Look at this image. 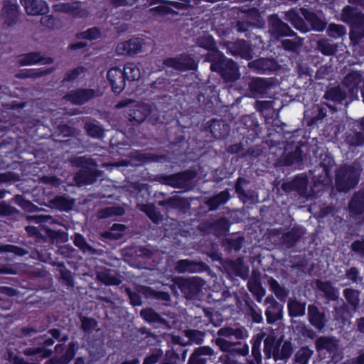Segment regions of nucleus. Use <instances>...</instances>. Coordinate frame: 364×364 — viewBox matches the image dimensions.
Wrapping results in <instances>:
<instances>
[{
  "instance_id": "obj_39",
  "label": "nucleus",
  "mask_w": 364,
  "mask_h": 364,
  "mask_svg": "<svg viewBox=\"0 0 364 364\" xmlns=\"http://www.w3.org/2000/svg\"><path fill=\"white\" fill-rule=\"evenodd\" d=\"M248 287L250 291L257 296V299L259 302L262 301L263 296L265 294L264 289L257 282H249Z\"/></svg>"
},
{
  "instance_id": "obj_6",
  "label": "nucleus",
  "mask_w": 364,
  "mask_h": 364,
  "mask_svg": "<svg viewBox=\"0 0 364 364\" xmlns=\"http://www.w3.org/2000/svg\"><path fill=\"white\" fill-rule=\"evenodd\" d=\"M144 42L141 38H132L119 43L116 52L119 55H134L141 51Z\"/></svg>"
},
{
  "instance_id": "obj_29",
  "label": "nucleus",
  "mask_w": 364,
  "mask_h": 364,
  "mask_svg": "<svg viewBox=\"0 0 364 364\" xmlns=\"http://www.w3.org/2000/svg\"><path fill=\"white\" fill-rule=\"evenodd\" d=\"M50 207L60 209L62 210H68L73 205V202L66 199L64 197H57L55 199L50 200Z\"/></svg>"
},
{
  "instance_id": "obj_24",
  "label": "nucleus",
  "mask_w": 364,
  "mask_h": 364,
  "mask_svg": "<svg viewBox=\"0 0 364 364\" xmlns=\"http://www.w3.org/2000/svg\"><path fill=\"white\" fill-rule=\"evenodd\" d=\"M75 181L77 186L91 184L94 181V175L91 171L82 169L75 176Z\"/></svg>"
},
{
  "instance_id": "obj_5",
  "label": "nucleus",
  "mask_w": 364,
  "mask_h": 364,
  "mask_svg": "<svg viewBox=\"0 0 364 364\" xmlns=\"http://www.w3.org/2000/svg\"><path fill=\"white\" fill-rule=\"evenodd\" d=\"M4 26L10 27L16 24L19 16L18 6L11 1H5L0 13Z\"/></svg>"
},
{
  "instance_id": "obj_15",
  "label": "nucleus",
  "mask_w": 364,
  "mask_h": 364,
  "mask_svg": "<svg viewBox=\"0 0 364 364\" xmlns=\"http://www.w3.org/2000/svg\"><path fill=\"white\" fill-rule=\"evenodd\" d=\"M228 47L232 55H240L246 59L251 58L249 46L245 41L229 43Z\"/></svg>"
},
{
  "instance_id": "obj_2",
  "label": "nucleus",
  "mask_w": 364,
  "mask_h": 364,
  "mask_svg": "<svg viewBox=\"0 0 364 364\" xmlns=\"http://www.w3.org/2000/svg\"><path fill=\"white\" fill-rule=\"evenodd\" d=\"M361 173L359 165L340 167L336 172V188L338 191L347 192L358 183Z\"/></svg>"
},
{
  "instance_id": "obj_8",
  "label": "nucleus",
  "mask_w": 364,
  "mask_h": 364,
  "mask_svg": "<svg viewBox=\"0 0 364 364\" xmlns=\"http://www.w3.org/2000/svg\"><path fill=\"white\" fill-rule=\"evenodd\" d=\"M264 303L267 306L265 314L268 323H274L282 318V306L273 296H267Z\"/></svg>"
},
{
  "instance_id": "obj_64",
  "label": "nucleus",
  "mask_w": 364,
  "mask_h": 364,
  "mask_svg": "<svg viewBox=\"0 0 364 364\" xmlns=\"http://www.w3.org/2000/svg\"><path fill=\"white\" fill-rule=\"evenodd\" d=\"M350 364H364V355L358 356L356 359L349 360Z\"/></svg>"
},
{
  "instance_id": "obj_11",
  "label": "nucleus",
  "mask_w": 364,
  "mask_h": 364,
  "mask_svg": "<svg viewBox=\"0 0 364 364\" xmlns=\"http://www.w3.org/2000/svg\"><path fill=\"white\" fill-rule=\"evenodd\" d=\"M198 45L209 50L207 59L209 61H215L218 57H221V53L215 49V43L210 36H203L197 40Z\"/></svg>"
},
{
  "instance_id": "obj_43",
  "label": "nucleus",
  "mask_w": 364,
  "mask_h": 364,
  "mask_svg": "<svg viewBox=\"0 0 364 364\" xmlns=\"http://www.w3.org/2000/svg\"><path fill=\"white\" fill-rule=\"evenodd\" d=\"M85 129L91 136L98 138L103 136V131L99 126L92 124H86Z\"/></svg>"
},
{
  "instance_id": "obj_14",
  "label": "nucleus",
  "mask_w": 364,
  "mask_h": 364,
  "mask_svg": "<svg viewBox=\"0 0 364 364\" xmlns=\"http://www.w3.org/2000/svg\"><path fill=\"white\" fill-rule=\"evenodd\" d=\"M308 315L310 323L319 330L324 328L326 325V316L324 314L320 313L318 308L314 305H309Z\"/></svg>"
},
{
  "instance_id": "obj_23",
  "label": "nucleus",
  "mask_w": 364,
  "mask_h": 364,
  "mask_svg": "<svg viewBox=\"0 0 364 364\" xmlns=\"http://www.w3.org/2000/svg\"><path fill=\"white\" fill-rule=\"evenodd\" d=\"M43 60V56L39 53L33 52L22 55L18 60V64L22 66L31 65Z\"/></svg>"
},
{
  "instance_id": "obj_38",
  "label": "nucleus",
  "mask_w": 364,
  "mask_h": 364,
  "mask_svg": "<svg viewBox=\"0 0 364 364\" xmlns=\"http://www.w3.org/2000/svg\"><path fill=\"white\" fill-rule=\"evenodd\" d=\"M344 296L347 301L353 306L356 307L359 304V293L352 289L344 290Z\"/></svg>"
},
{
  "instance_id": "obj_42",
  "label": "nucleus",
  "mask_w": 364,
  "mask_h": 364,
  "mask_svg": "<svg viewBox=\"0 0 364 364\" xmlns=\"http://www.w3.org/2000/svg\"><path fill=\"white\" fill-rule=\"evenodd\" d=\"M318 48L323 54L327 55H331L336 51V46L326 41L318 42Z\"/></svg>"
},
{
  "instance_id": "obj_56",
  "label": "nucleus",
  "mask_w": 364,
  "mask_h": 364,
  "mask_svg": "<svg viewBox=\"0 0 364 364\" xmlns=\"http://www.w3.org/2000/svg\"><path fill=\"white\" fill-rule=\"evenodd\" d=\"M0 293L9 296H14L17 295V291L9 287H0Z\"/></svg>"
},
{
  "instance_id": "obj_32",
  "label": "nucleus",
  "mask_w": 364,
  "mask_h": 364,
  "mask_svg": "<svg viewBox=\"0 0 364 364\" xmlns=\"http://www.w3.org/2000/svg\"><path fill=\"white\" fill-rule=\"evenodd\" d=\"M308 186V180L306 176H298L292 181V188L301 195L305 196Z\"/></svg>"
},
{
  "instance_id": "obj_50",
  "label": "nucleus",
  "mask_w": 364,
  "mask_h": 364,
  "mask_svg": "<svg viewBox=\"0 0 364 364\" xmlns=\"http://www.w3.org/2000/svg\"><path fill=\"white\" fill-rule=\"evenodd\" d=\"M82 72L83 69L81 68H75L67 73L64 80L70 81L75 80Z\"/></svg>"
},
{
  "instance_id": "obj_1",
  "label": "nucleus",
  "mask_w": 364,
  "mask_h": 364,
  "mask_svg": "<svg viewBox=\"0 0 364 364\" xmlns=\"http://www.w3.org/2000/svg\"><path fill=\"white\" fill-rule=\"evenodd\" d=\"M219 337L216 339V344L225 353L220 356L218 364H240L235 360L234 352L230 351L232 346L238 343L232 342V339H243L247 337V332L244 328H233L224 327L218 330Z\"/></svg>"
},
{
  "instance_id": "obj_46",
  "label": "nucleus",
  "mask_w": 364,
  "mask_h": 364,
  "mask_svg": "<svg viewBox=\"0 0 364 364\" xmlns=\"http://www.w3.org/2000/svg\"><path fill=\"white\" fill-rule=\"evenodd\" d=\"M19 181V176L12 172L0 173V183Z\"/></svg>"
},
{
  "instance_id": "obj_19",
  "label": "nucleus",
  "mask_w": 364,
  "mask_h": 364,
  "mask_svg": "<svg viewBox=\"0 0 364 364\" xmlns=\"http://www.w3.org/2000/svg\"><path fill=\"white\" fill-rule=\"evenodd\" d=\"M122 73L125 79L129 81L138 80L141 75L139 66L131 62L124 65Z\"/></svg>"
},
{
  "instance_id": "obj_13",
  "label": "nucleus",
  "mask_w": 364,
  "mask_h": 364,
  "mask_svg": "<svg viewBox=\"0 0 364 364\" xmlns=\"http://www.w3.org/2000/svg\"><path fill=\"white\" fill-rule=\"evenodd\" d=\"M361 80V73L356 71L348 74L344 78L343 84L348 89L351 98L358 97V85Z\"/></svg>"
},
{
  "instance_id": "obj_48",
  "label": "nucleus",
  "mask_w": 364,
  "mask_h": 364,
  "mask_svg": "<svg viewBox=\"0 0 364 364\" xmlns=\"http://www.w3.org/2000/svg\"><path fill=\"white\" fill-rule=\"evenodd\" d=\"M97 326V322L93 318H83L82 319V328L85 331H90L93 330Z\"/></svg>"
},
{
  "instance_id": "obj_54",
  "label": "nucleus",
  "mask_w": 364,
  "mask_h": 364,
  "mask_svg": "<svg viewBox=\"0 0 364 364\" xmlns=\"http://www.w3.org/2000/svg\"><path fill=\"white\" fill-rule=\"evenodd\" d=\"M352 250L360 255H364V243L363 242L356 241L351 245Z\"/></svg>"
},
{
  "instance_id": "obj_52",
  "label": "nucleus",
  "mask_w": 364,
  "mask_h": 364,
  "mask_svg": "<svg viewBox=\"0 0 364 364\" xmlns=\"http://www.w3.org/2000/svg\"><path fill=\"white\" fill-rule=\"evenodd\" d=\"M194 353L198 354L199 356L210 355L213 353V350L210 347L203 346L196 349Z\"/></svg>"
},
{
  "instance_id": "obj_55",
  "label": "nucleus",
  "mask_w": 364,
  "mask_h": 364,
  "mask_svg": "<svg viewBox=\"0 0 364 364\" xmlns=\"http://www.w3.org/2000/svg\"><path fill=\"white\" fill-rule=\"evenodd\" d=\"M24 354L26 355H33L37 353H41V357L44 358L46 355V352L43 351L41 348H27L24 350Z\"/></svg>"
},
{
  "instance_id": "obj_58",
  "label": "nucleus",
  "mask_w": 364,
  "mask_h": 364,
  "mask_svg": "<svg viewBox=\"0 0 364 364\" xmlns=\"http://www.w3.org/2000/svg\"><path fill=\"white\" fill-rule=\"evenodd\" d=\"M274 293L276 296L282 301H284L288 295L287 291L282 287L274 291Z\"/></svg>"
},
{
  "instance_id": "obj_53",
  "label": "nucleus",
  "mask_w": 364,
  "mask_h": 364,
  "mask_svg": "<svg viewBox=\"0 0 364 364\" xmlns=\"http://www.w3.org/2000/svg\"><path fill=\"white\" fill-rule=\"evenodd\" d=\"M282 44L283 48L287 50H295L297 48L296 43L289 39L282 41Z\"/></svg>"
},
{
  "instance_id": "obj_45",
  "label": "nucleus",
  "mask_w": 364,
  "mask_h": 364,
  "mask_svg": "<svg viewBox=\"0 0 364 364\" xmlns=\"http://www.w3.org/2000/svg\"><path fill=\"white\" fill-rule=\"evenodd\" d=\"M4 252H13L16 255L18 256H23L28 253V252L21 247L11 245H4Z\"/></svg>"
},
{
  "instance_id": "obj_28",
  "label": "nucleus",
  "mask_w": 364,
  "mask_h": 364,
  "mask_svg": "<svg viewBox=\"0 0 364 364\" xmlns=\"http://www.w3.org/2000/svg\"><path fill=\"white\" fill-rule=\"evenodd\" d=\"M250 65H254L257 68L262 72L274 70L277 68V64L274 60L271 59L262 58L257 60Z\"/></svg>"
},
{
  "instance_id": "obj_21",
  "label": "nucleus",
  "mask_w": 364,
  "mask_h": 364,
  "mask_svg": "<svg viewBox=\"0 0 364 364\" xmlns=\"http://www.w3.org/2000/svg\"><path fill=\"white\" fill-rule=\"evenodd\" d=\"M317 350H326L333 352L337 349V341L332 338L321 337L316 341Z\"/></svg>"
},
{
  "instance_id": "obj_7",
  "label": "nucleus",
  "mask_w": 364,
  "mask_h": 364,
  "mask_svg": "<svg viewBox=\"0 0 364 364\" xmlns=\"http://www.w3.org/2000/svg\"><path fill=\"white\" fill-rule=\"evenodd\" d=\"M107 76L112 89L115 93H120L124 89L126 79L120 68H112L108 70Z\"/></svg>"
},
{
  "instance_id": "obj_30",
  "label": "nucleus",
  "mask_w": 364,
  "mask_h": 364,
  "mask_svg": "<svg viewBox=\"0 0 364 364\" xmlns=\"http://www.w3.org/2000/svg\"><path fill=\"white\" fill-rule=\"evenodd\" d=\"M212 133L216 138H224L228 134L229 127L223 122H215L212 125Z\"/></svg>"
},
{
  "instance_id": "obj_60",
  "label": "nucleus",
  "mask_w": 364,
  "mask_h": 364,
  "mask_svg": "<svg viewBox=\"0 0 364 364\" xmlns=\"http://www.w3.org/2000/svg\"><path fill=\"white\" fill-rule=\"evenodd\" d=\"M268 284L270 287V289L271 290L274 292L277 289H278L279 288L281 287V286L279 285V284L277 282V280H275L273 278H270L269 280H268Z\"/></svg>"
},
{
  "instance_id": "obj_4",
  "label": "nucleus",
  "mask_w": 364,
  "mask_h": 364,
  "mask_svg": "<svg viewBox=\"0 0 364 364\" xmlns=\"http://www.w3.org/2000/svg\"><path fill=\"white\" fill-rule=\"evenodd\" d=\"M210 68L213 71L220 73L226 82H234L240 76L236 64L232 60L226 58L223 55L213 61Z\"/></svg>"
},
{
  "instance_id": "obj_61",
  "label": "nucleus",
  "mask_w": 364,
  "mask_h": 364,
  "mask_svg": "<svg viewBox=\"0 0 364 364\" xmlns=\"http://www.w3.org/2000/svg\"><path fill=\"white\" fill-rule=\"evenodd\" d=\"M159 356L157 355H151L146 358L143 364H154L158 361Z\"/></svg>"
},
{
  "instance_id": "obj_3",
  "label": "nucleus",
  "mask_w": 364,
  "mask_h": 364,
  "mask_svg": "<svg viewBox=\"0 0 364 364\" xmlns=\"http://www.w3.org/2000/svg\"><path fill=\"white\" fill-rule=\"evenodd\" d=\"M264 351L267 356H272L275 360H284L290 357L293 352L292 344L289 341L281 343L275 341L273 336H267L264 342Z\"/></svg>"
},
{
  "instance_id": "obj_33",
  "label": "nucleus",
  "mask_w": 364,
  "mask_h": 364,
  "mask_svg": "<svg viewBox=\"0 0 364 364\" xmlns=\"http://www.w3.org/2000/svg\"><path fill=\"white\" fill-rule=\"evenodd\" d=\"M20 211L5 201L0 202V216L14 217L19 215Z\"/></svg>"
},
{
  "instance_id": "obj_12",
  "label": "nucleus",
  "mask_w": 364,
  "mask_h": 364,
  "mask_svg": "<svg viewBox=\"0 0 364 364\" xmlns=\"http://www.w3.org/2000/svg\"><path fill=\"white\" fill-rule=\"evenodd\" d=\"M348 208L351 215L355 218L364 217V191L354 195Z\"/></svg>"
},
{
  "instance_id": "obj_10",
  "label": "nucleus",
  "mask_w": 364,
  "mask_h": 364,
  "mask_svg": "<svg viewBox=\"0 0 364 364\" xmlns=\"http://www.w3.org/2000/svg\"><path fill=\"white\" fill-rule=\"evenodd\" d=\"M96 96L93 90L84 89L73 90L69 92L65 98L73 104L81 105Z\"/></svg>"
},
{
  "instance_id": "obj_62",
  "label": "nucleus",
  "mask_w": 364,
  "mask_h": 364,
  "mask_svg": "<svg viewBox=\"0 0 364 364\" xmlns=\"http://www.w3.org/2000/svg\"><path fill=\"white\" fill-rule=\"evenodd\" d=\"M141 314L147 321H150L154 318L153 312L151 310L141 311Z\"/></svg>"
},
{
  "instance_id": "obj_63",
  "label": "nucleus",
  "mask_w": 364,
  "mask_h": 364,
  "mask_svg": "<svg viewBox=\"0 0 364 364\" xmlns=\"http://www.w3.org/2000/svg\"><path fill=\"white\" fill-rule=\"evenodd\" d=\"M278 26L281 28V31H278L279 35L284 36L287 34L286 31L289 29V27L287 24L282 22H278Z\"/></svg>"
},
{
  "instance_id": "obj_17",
  "label": "nucleus",
  "mask_w": 364,
  "mask_h": 364,
  "mask_svg": "<svg viewBox=\"0 0 364 364\" xmlns=\"http://www.w3.org/2000/svg\"><path fill=\"white\" fill-rule=\"evenodd\" d=\"M269 87V80L263 78H254L249 84V88L254 95L266 93Z\"/></svg>"
},
{
  "instance_id": "obj_44",
  "label": "nucleus",
  "mask_w": 364,
  "mask_h": 364,
  "mask_svg": "<svg viewBox=\"0 0 364 364\" xmlns=\"http://www.w3.org/2000/svg\"><path fill=\"white\" fill-rule=\"evenodd\" d=\"M190 340L197 344L200 343L203 340V333L196 330H189L186 332Z\"/></svg>"
},
{
  "instance_id": "obj_57",
  "label": "nucleus",
  "mask_w": 364,
  "mask_h": 364,
  "mask_svg": "<svg viewBox=\"0 0 364 364\" xmlns=\"http://www.w3.org/2000/svg\"><path fill=\"white\" fill-rule=\"evenodd\" d=\"M358 275V271L354 267L350 268L346 273L347 278L353 282H355L357 280Z\"/></svg>"
},
{
  "instance_id": "obj_40",
  "label": "nucleus",
  "mask_w": 364,
  "mask_h": 364,
  "mask_svg": "<svg viewBox=\"0 0 364 364\" xmlns=\"http://www.w3.org/2000/svg\"><path fill=\"white\" fill-rule=\"evenodd\" d=\"M326 96V98L331 99L333 101H342L346 97V95L343 93L338 87L331 89L327 92Z\"/></svg>"
},
{
  "instance_id": "obj_49",
  "label": "nucleus",
  "mask_w": 364,
  "mask_h": 364,
  "mask_svg": "<svg viewBox=\"0 0 364 364\" xmlns=\"http://www.w3.org/2000/svg\"><path fill=\"white\" fill-rule=\"evenodd\" d=\"M81 36L84 38L90 40L95 39L100 36V31L96 28H90L81 33Z\"/></svg>"
},
{
  "instance_id": "obj_26",
  "label": "nucleus",
  "mask_w": 364,
  "mask_h": 364,
  "mask_svg": "<svg viewBox=\"0 0 364 364\" xmlns=\"http://www.w3.org/2000/svg\"><path fill=\"white\" fill-rule=\"evenodd\" d=\"M230 198L229 193L227 191H222L218 195L213 197L208 201L210 206V210H215L222 204L225 203Z\"/></svg>"
},
{
  "instance_id": "obj_22",
  "label": "nucleus",
  "mask_w": 364,
  "mask_h": 364,
  "mask_svg": "<svg viewBox=\"0 0 364 364\" xmlns=\"http://www.w3.org/2000/svg\"><path fill=\"white\" fill-rule=\"evenodd\" d=\"M317 287L324 292L326 296L330 299L335 300L338 298L339 294V291L333 287L331 282H318Z\"/></svg>"
},
{
  "instance_id": "obj_41",
  "label": "nucleus",
  "mask_w": 364,
  "mask_h": 364,
  "mask_svg": "<svg viewBox=\"0 0 364 364\" xmlns=\"http://www.w3.org/2000/svg\"><path fill=\"white\" fill-rule=\"evenodd\" d=\"M74 244L83 252L92 251V247L87 243L85 239L80 234H76L74 237Z\"/></svg>"
},
{
  "instance_id": "obj_20",
  "label": "nucleus",
  "mask_w": 364,
  "mask_h": 364,
  "mask_svg": "<svg viewBox=\"0 0 364 364\" xmlns=\"http://www.w3.org/2000/svg\"><path fill=\"white\" fill-rule=\"evenodd\" d=\"M97 279L107 285H119L121 283L119 277L110 269L101 270L97 272Z\"/></svg>"
},
{
  "instance_id": "obj_35",
  "label": "nucleus",
  "mask_w": 364,
  "mask_h": 364,
  "mask_svg": "<svg viewBox=\"0 0 364 364\" xmlns=\"http://www.w3.org/2000/svg\"><path fill=\"white\" fill-rule=\"evenodd\" d=\"M312 351L307 348H302L295 355L296 364H308Z\"/></svg>"
},
{
  "instance_id": "obj_36",
  "label": "nucleus",
  "mask_w": 364,
  "mask_h": 364,
  "mask_svg": "<svg viewBox=\"0 0 364 364\" xmlns=\"http://www.w3.org/2000/svg\"><path fill=\"white\" fill-rule=\"evenodd\" d=\"M23 5L28 15L36 16L44 14L43 6L38 5L35 0L31 1V3H26Z\"/></svg>"
},
{
  "instance_id": "obj_47",
  "label": "nucleus",
  "mask_w": 364,
  "mask_h": 364,
  "mask_svg": "<svg viewBox=\"0 0 364 364\" xmlns=\"http://www.w3.org/2000/svg\"><path fill=\"white\" fill-rule=\"evenodd\" d=\"M262 339V336L257 335L255 338L253 339L252 348V354L256 358L257 361L259 362L257 357L259 358V346Z\"/></svg>"
},
{
  "instance_id": "obj_16",
  "label": "nucleus",
  "mask_w": 364,
  "mask_h": 364,
  "mask_svg": "<svg viewBox=\"0 0 364 364\" xmlns=\"http://www.w3.org/2000/svg\"><path fill=\"white\" fill-rule=\"evenodd\" d=\"M134 107L135 108L129 114V119L140 123L149 114L150 107L146 104L136 105Z\"/></svg>"
},
{
  "instance_id": "obj_18",
  "label": "nucleus",
  "mask_w": 364,
  "mask_h": 364,
  "mask_svg": "<svg viewBox=\"0 0 364 364\" xmlns=\"http://www.w3.org/2000/svg\"><path fill=\"white\" fill-rule=\"evenodd\" d=\"M168 67L173 68L177 70H186L192 68L190 60L186 57H179L176 58H168L165 61Z\"/></svg>"
},
{
  "instance_id": "obj_31",
  "label": "nucleus",
  "mask_w": 364,
  "mask_h": 364,
  "mask_svg": "<svg viewBox=\"0 0 364 364\" xmlns=\"http://www.w3.org/2000/svg\"><path fill=\"white\" fill-rule=\"evenodd\" d=\"M13 200L26 211L35 212L39 210L36 205L26 200L21 195H16Z\"/></svg>"
},
{
  "instance_id": "obj_34",
  "label": "nucleus",
  "mask_w": 364,
  "mask_h": 364,
  "mask_svg": "<svg viewBox=\"0 0 364 364\" xmlns=\"http://www.w3.org/2000/svg\"><path fill=\"white\" fill-rule=\"evenodd\" d=\"M197 264L188 259L179 260L176 266L177 272L182 273L185 272H193L196 270Z\"/></svg>"
},
{
  "instance_id": "obj_27",
  "label": "nucleus",
  "mask_w": 364,
  "mask_h": 364,
  "mask_svg": "<svg viewBox=\"0 0 364 364\" xmlns=\"http://www.w3.org/2000/svg\"><path fill=\"white\" fill-rule=\"evenodd\" d=\"M230 198L229 193L227 191H222L218 195L213 197L208 201L210 206V210H215L222 204L225 203Z\"/></svg>"
},
{
  "instance_id": "obj_37",
  "label": "nucleus",
  "mask_w": 364,
  "mask_h": 364,
  "mask_svg": "<svg viewBox=\"0 0 364 364\" xmlns=\"http://www.w3.org/2000/svg\"><path fill=\"white\" fill-rule=\"evenodd\" d=\"M328 33L329 36L337 38L346 35V30L342 25L331 24L328 28Z\"/></svg>"
},
{
  "instance_id": "obj_25",
  "label": "nucleus",
  "mask_w": 364,
  "mask_h": 364,
  "mask_svg": "<svg viewBox=\"0 0 364 364\" xmlns=\"http://www.w3.org/2000/svg\"><path fill=\"white\" fill-rule=\"evenodd\" d=\"M289 316L292 317L301 316L305 314V304L290 299L288 304Z\"/></svg>"
},
{
  "instance_id": "obj_51",
  "label": "nucleus",
  "mask_w": 364,
  "mask_h": 364,
  "mask_svg": "<svg viewBox=\"0 0 364 364\" xmlns=\"http://www.w3.org/2000/svg\"><path fill=\"white\" fill-rule=\"evenodd\" d=\"M206 359L198 354L193 353L189 358L188 364H205Z\"/></svg>"
},
{
  "instance_id": "obj_9",
  "label": "nucleus",
  "mask_w": 364,
  "mask_h": 364,
  "mask_svg": "<svg viewBox=\"0 0 364 364\" xmlns=\"http://www.w3.org/2000/svg\"><path fill=\"white\" fill-rule=\"evenodd\" d=\"M342 19L354 27L364 26V14L350 6H346L343 9Z\"/></svg>"
},
{
  "instance_id": "obj_59",
  "label": "nucleus",
  "mask_w": 364,
  "mask_h": 364,
  "mask_svg": "<svg viewBox=\"0 0 364 364\" xmlns=\"http://www.w3.org/2000/svg\"><path fill=\"white\" fill-rule=\"evenodd\" d=\"M26 219L29 221L34 220L36 223H43L46 221V218L43 215H28Z\"/></svg>"
}]
</instances>
